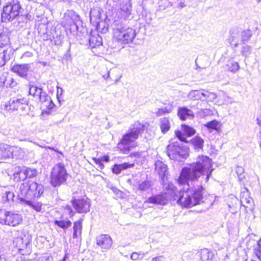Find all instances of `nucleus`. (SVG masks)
Wrapping results in <instances>:
<instances>
[{
    "mask_svg": "<svg viewBox=\"0 0 261 261\" xmlns=\"http://www.w3.org/2000/svg\"><path fill=\"white\" fill-rule=\"evenodd\" d=\"M213 170L211 159L206 156H199L197 162L182 169L178 179L180 185H185L183 190L175 192L174 189L173 200L183 207L190 208L199 204L203 198L202 186L197 189L190 187L189 181L196 180L201 175H206L204 181L207 182Z\"/></svg>",
    "mask_w": 261,
    "mask_h": 261,
    "instance_id": "obj_1",
    "label": "nucleus"
},
{
    "mask_svg": "<svg viewBox=\"0 0 261 261\" xmlns=\"http://www.w3.org/2000/svg\"><path fill=\"white\" fill-rule=\"evenodd\" d=\"M145 125L136 121L131 125L118 144V148L123 153H127L134 147V142L144 130Z\"/></svg>",
    "mask_w": 261,
    "mask_h": 261,
    "instance_id": "obj_2",
    "label": "nucleus"
},
{
    "mask_svg": "<svg viewBox=\"0 0 261 261\" xmlns=\"http://www.w3.org/2000/svg\"><path fill=\"white\" fill-rule=\"evenodd\" d=\"M112 27L114 38L121 44H126L132 42L136 37V31L131 28H126L122 23V21L114 20Z\"/></svg>",
    "mask_w": 261,
    "mask_h": 261,
    "instance_id": "obj_3",
    "label": "nucleus"
},
{
    "mask_svg": "<svg viewBox=\"0 0 261 261\" xmlns=\"http://www.w3.org/2000/svg\"><path fill=\"white\" fill-rule=\"evenodd\" d=\"M44 188L34 181H28L21 184L18 192L19 199H35L43 193Z\"/></svg>",
    "mask_w": 261,
    "mask_h": 261,
    "instance_id": "obj_4",
    "label": "nucleus"
},
{
    "mask_svg": "<svg viewBox=\"0 0 261 261\" xmlns=\"http://www.w3.org/2000/svg\"><path fill=\"white\" fill-rule=\"evenodd\" d=\"M82 21L80 19L79 15H76L74 12H69L68 14H65L62 24L65 28L66 31L70 33L74 34L77 32L82 31Z\"/></svg>",
    "mask_w": 261,
    "mask_h": 261,
    "instance_id": "obj_5",
    "label": "nucleus"
},
{
    "mask_svg": "<svg viewBox=\"0 0 261 261\" xmlns=\"http://www.w3.org/2000/svg\"><path fill=\"white\" fill-rule=\"evenodd\" d=\"M68 174L64 164L59 163L52 169L50 174V182L54 187L60 186L65 182L67 178Z\"/></svg>",
    "mask_w": 261,
    "mask_h": 261,
    "instance_id": "obj_6",
    "label": "nucleus"
},
{
    "mask_svg": "<svg viewBox=\"0 0 261 261\" xmlns=\"http://www.w3.org/2000/svg\"><path fill=\"white\" fill-rule=\"evenodd\" d=\"M22 222V216L13 211L0 209V224L16 227Z\"/></svg>",
    "mask_w": 261,
    "mask_h": 261,
    "instance_id": "obj_7",
    "label": "nucleus"
},
{
    "mask_svg": "<svg viewBox=\"0 0 261 261\" xmlns=\"http://www.w3.org/2000/svg\"><path fill=\"white\" fill-rule=\"evenodd\" d=\"M21 10V7L19 2L13 0L3 8L2 13L3 19L11 20L18 16Z\"/></svg>",
    "mask_w": 261,
    "mask_h": 261,
    "instance_id": "obj_8",
    "label": "nucleus"
},
{
    "mask_svg": "<svg viewBox=\"0 0 261 261\" xmlns=\"http://www.w3.org/2000/svg\"><path fill=\"white\" fill-rule=\"evenodd\" d=\"M168 156L170 159L180 161L187 156V151L183 149L178 142H171L167 147Z\"/></svg>",
    "mask_w": 261,
    "mask_h": 261,
    "instance_id": "obj_9",
    "label": "nucleus"
},
{
    "mask_svg": "<svg viewBox=\"0 0 261 261\" xmlns=\"http://www.w3.org/2000/svg\"><path fill=\"white\" fill-rule=\"evenodd\" d=\"M24 149L20 147H11L10 145L6 144H0V159H6L16 156V152H18V158L24 157Z\"/></svg>",
    "mask_w": 261,
    "mask_h": 261,
    "instance_id": "obj_10",
    "label": "nucleus"
},
{
    "mask_svg": "<svg viewBox=\"0 0 261 261\" xmlns=\"http://www.w3.org/2000/svg\"><path fill=\"white\" fill-rule=\"evenodd\" d=\"M120 8L116 12L115 20L122 21L128 19L131 15L132 5L130 0H120Z\"/></svg>",
    "mask_w": 261,
    "mask_h": 261,
    "instance_id": "obj_11",
    "label": "nucleus"
},
{
    "mask_svg": "<svg viewBox=\"0 0 261 261\" xmlns=\"http://www.w3.org/2000/svg\"><path fill=\"white\" fill-rule=\"evenodd\" d=\"M72 205L77 213L86 214L90 211L91 206L90 200L87 197L79 199H72L71 200Z\"/></svg>",
    "mask_w": 261,
    "mask_h": 261,
    "instance_id": "obj_12",
    "label": "nucleus"
},
{
    "mask_svg": "<svg viewBox=\"0 0 261 261\" xmlns=\"http://www.w3.org/2000/svg\"><path fill=\"white\" fill-rule=\"evenodd\" d=\"M174 195V189L167 190V192L162 193L149 198L147 202L155 204H165L169 199L173 198Z\"/></svg>",
    "mask_w": 261,
    "mask_h": 261,
    "instance_id": "obj_13",
    "label": "nucleus"
},
{
    "mask_svg": "<svg viewBox=\"0 0 261 261\" xmlns=\"http://www.w3.org/2000/svg\"><path fill=\"white\" fill-rule=\"evenodd\" d=\"M103 12V10L99 7L92 8L90 10V17L91 23L93 25H97L99 29L100 28V25L103 24L102 20L106 19V17L103 18L101 16V13Z\"/></svg>",
    "mask_w": 261,
    "mask_h": 261,
    "instance_id": "obj_14",
    "label": "nucleus"
},
{
    "mask_svg": "<svg viewBox=\"0 0 261 261\" xmlns=\"http://www.w3.org/2000/svg\"><path fill=\"white\" fill-rule=\"evenodd\" d=\"M31 68L29 64H15L12 67L11 71L18 76L26 79Z\"/></svg>",
    "mask_w": 261,
    "mask_h": 261,
    "instance_id": "obj_15",
    "label": "nucleus"
},
{
    "mask_svg": "<svg viewBox=\"0 0 261 261\" xmlns=\"http://www.w3.org/2000/svg\"><path fill=\"white\" fill-rule=\"evenodd\" d=\"M96 243L103 251H106L111 248L113 241L109 235L100 234L96 237Z\"/></svg>",
    "mask_w": 261,
    "mask_h": 261,
    "instance_id": "obj_16",
    "label": "nucleus"
},
{
    "mask_svg": "<svg viewBox=\"0 0 261 261\" xmlns=\"http://www.w3.org/2000/svg\"><path fill=\"white\" fill-rule=\"evenodd\" d=\"M155 172L159 174L160 177L163 181L167 177L168 174V167L167 165L163 162L158 160L154 163Z\"/></svg>",
    "mask_w": 261,
    "mask_h": 261,
    "instance_id": "obj_17",
    "label": "nucleus"
},
{
    "mask_svg": "<svg viewBox=\"0 0 261 261\" xmlns=\"http://www.w3.org/2000/svg\"><path fill=\"white\" fill-rule=\"evenodd\" d=\"M196 258L193 261H213V253L206 248L201 249L195 255Z\"/></svg>",
    "mask_w": 261,
    "mask_h": 261,
    "instance_id": "obj_18",
    "label": "nucleus"
},
{
    "mask_svg": "<svg viewBox=\"0 0 261 261\" xmlns=\"http://www.w3.org/2000/svg\"><path fill=\"white\" fill-rule=\"evenodd\" d=\"M27 105V100L24 98L12 99L9 101V110H24Z\"/></svg>",
    "mask_w": 261,
    "mask_h": 261,
    "instance_id": "obj_19",
    "label": "nucleus"
},
{
    "mask_svg": "<svg viewBox=\"0 0 261 261\" xmlns=\"http://www.w3.org/2000/svg\"><path fill=\"white\" fill-rule=\"evenodd\" d=\"M228 40L231 46L237 47L240 41H241L240 30L238 28H234L230 30Z\"/></svg>",
    "mask_w": 261,
    "mask_h": 261,
    "instance_id": "obj_20",
    "label": "nucleus"
},
{
    "mask_svg": "<svg viewBox=\"0 0 261 261\" xmlns=\"http://www.w3.org/2000/svg\"><path fill=\"white\" fill-rule=\"evenodd\" d=\"M19 201L21 204L28 206L37 212L42 211V203L35 201V199H20Z\"/></svg>",
    "mask_w": 261,
    "mask_h": 261,
    "instance_id": "obj_21",
    "label": "nucleus"
},
{
    "mask_svg": "<svg viewBox=\"0 0 261 261\" xmlns=\"http://www.w3.org/2000/svg\"><path fill=\"white\" fill-rule=\"evenodd\" d=\"M177 115L180 119L185 121L187 119H192L194 118L193 112L186 107H179Z\"/></svg>",
    "mask_w": 261,
    "mask_h": 261,
    "instance_id": "obj_22",
    "label": "nucleus"
},
{
    "mask_svg": "<svg viewBox=\"0 0 261 261\" xmlns=\"http://www.w3.org/2000/svg\"><path fill=\"white\" fill-rule=\"evenodd\" d=\"M89 45L93 49L102 45V38L97 34H91L89 39Z\"/></svg>",
    "mask_w": 261,
    "mask_h": 261,
    "instance_id": "obj_23",
    "label": "nucleus"
},
{
    "mask_svg": "<svg viewBox=\"0 0 261 261\" xmlns=\"http://www.w3.org/2000/svg\"><path fill=\"white\" fill-rule=\"evenodd\" d=\"M205 90L202 89L201 90H192L188 95V97L189 99L193 100H201L203 101V95Z\"/></svg>",
    "mask_w": 261,
    "mask_h": 261,
    "instance_id": "obj_24",
    "label": "nucleus"
},
{
    "mask_svg": "<svg viewBox=\"0 0 261 261\" xmlns=\"http://www.w3.org/2000/svg\"><path fill=\"white\" fill-rule=\"evenodd\" d=\"M134 166V164H129L128 163H124L120 164H115L112 168V171L114 173L118 174L120 173L122 170L132 168Z\"/></svg>",
    "mask_w": 261,
    "mask_h": 261,
    "instance_id": "obj_25",
    "label": "nucleus"
},
{
    "mask_svg": "<svg viewBox=\"0 0 261 261\" xmlns=\"http://www.w3.org/2000/svg\"><path fill=\"white\" fill-rule=\"evenodd\" d=\"M8 52V48L0 47V67L3 66L10 60V55Z\"/></svg>",
    "mask_w": 261,
    "mask_h": 261,
    "instance_id": "obj_26",
    "label": "nucleus"
},
{
    "mask_svg": "<svg viewBox=\"0 0 261 261\" xmlns=\"http://www.w3.org/2000/svg\"><path fill=\"white\" fill-rule=\"evenodd\" d=\"M2 192V201L3 202L5 203L14 201L15 195L13 192L7 189H5L3 190Z\"/></svg>",
    "mask_w": 261,
    "mask_h": 261,
    "instance_id": "obj_27",
    "label": "nucleus"
},
{
    "mask_svg": "<svg viewBox=\"0 0 261 261\" xmlns=\"http://www.w3.org/2000/svg\"><path fill=\"white\" fill-rule=\"evenodd\" d=\"M160 128L163 134L166 133L170 128V123L168 117H164L160 120Z\"/></svg>",
    "mask_w": 261,
    "mask_h": 261,
    "instance_id": "obj_28",
    "label": "nucleus"
},
{
    "mask_svg": "<svg viewBox=\"0 0 261 261\" xmlns=\"http://www.w3.org/2000/svg\"><path fill=\"white\" fill-rule=\"evenodd\" d=\"M83 219H81L77 221H76L74 223L73 226V238H77L79 236L81 235L82 233V221Z\"/></svg>",
    "mask_w": 261,
    "mask_h": 261,
    "instance_id": "obj_29",
    "label": "nucleus"
},
{
    "mask_svg": "<svg viewBox=\"0 0 261 261\" xmlns=\"http://www.w3.org/2000/svg\"><path fill=\"white\" fill-rule=\"evenodd\" d=\"M252 36V31L249 29L244 30L240 32L241 42L245 44L248 42Z\"/></svg>",
    "mask_w": 261,
    "mask_h": 261,
    "instance_id": "obj_30",
    "label": "nucleus"
},
{
    "mask_svg": "<svg viewBox=\"0 0 261 261\" xmlns=\"http://www.w3.org/2000/svg\"><path fill=\"white\" fill-rule=\"evenodd\" d=\"M0 86L6 87H13V79L10 76H2L0 78Z\"/></svg>",
    "mask_w": 261,
    "mask_h": 261,
    "instance_id": "obj_31",
    "label": "nucleus"
},
{
    "mask_svg": "<svg viewBox=\"0 0 261 261\" xmlns=\"http://www.w3.org/2000/svg\"><path fill=\"white\" fill-rule=\"evenodd\" d=\"M192 143L194 146L195 149L199 150L201 149L203 146V140L199 136H196L191 140Z\"/></svg>",
    "mask_w": 261,
    "mask_h": 261,
    "instance_id": "obj_32",
    "label": "nucleus"
},
{
    "mask_svg": "<svg viewBox=\"0 0 261 261\" xmlns=\"http://www.w3.org/2000/svg\"><path fill=\"white\" fill-rule=\"evenodd\" d=\"M54 223L64 230L70 227L72 224L71 222L68 219L55 220Z\"/></svg>",
    "mask_w": 261,
    "mask_h": 261,
    "instance_id": "obj_33",
    "label": "nucleus"
},
{
    "mask_svg": "<svg viewBox=\"0 0 261 261\" xmlns=\"http://www.w3.org/2000/svg\"><path fill=\"white\" fill-rule=\"evenodd\" d=\"M15 242L17 247L21 249H23L27 247L30 241L26 238V237L24 236V238L18 237L16 238Z\"/></svg>",
    "mask_w": 261,
    "mask_h": 261,
    "instance_id": "obj_34",
    "label": "nucleus"
},
{
    "mask_svg": "<svg viewBox=\"0 0 261 261\" xmlns=\"http://www.w3.org/2000/svg\"><path fill=\"white\" fill-rule=\"evenodd\" d=\"M38 99H39L40 101L42 103H44L45 106L46 107H51L50 106V104L51 103V99L50 96H49L44 91L41 95H40V97L38 98Z\"/></svg>",
    "mask_w": 261,
    "mask_h": 261,
    "instance_id": "obj_35",
    "label": "nucleus"
},
{
    "mask_svg": "<svg viewBox=\"0 0 261 261\" xmlns=\"http://www.w3.org/2000/svg\"><path fill=\"white\" fill-rule=\"evenodd\" d=\"M173 110V107L172 106L166 107L164 108H161L158 109V111L155 113V115L157 117L161 116L166 114L170 113Z\"/></svg>",
    "mask_w": 261,
    "mask_h": 261,
    "instance_id": "obj_36",
    "label": "nucleus"
},
{
    "mask_svg": "<svg viewBox=\"0 0 261 261\" xmlns=\"http://www.w3.org/2000/svg\"><path fill=\"white\" fill-rule=\"evenodd\" d=\"M203 101L213 102L216 99L217 96L214 92H210L207 90L204 91Z\"/></svg>",
    "mask_w": 261,
    "mask_h": 261,
    "instance_id": "obj_37",
    "label": "nucleus"
},
{
    "mask_svg": "<svg viewBox=\"0 0 261 261\" xmlns=\"http://www.w3.org/2000/svg\"><path fill=\"white\" fill-rule=\"evenodd\" d=\"M240 201L241 204L245 207H248L252 202V199L248 197L247 193H244L241 197Z\"/></svg>",
    "mask_w": 261,
    "mask_h": 261,
    "instance_id": "obj_38",
    "label": "nucleus"
},
{
    "mask_svg": "<svg viewBox=\"0 0 261 261\" xmlns=\"http://www.w3.org/2000/svg\"><path fill=\"white\" fill-rule=\"evenodd\" d=\"M227 66L228 70L231 72H236L240 68L239 64L233 61H229Z\"/></svg>",
    "mask_w": 261,
    "mask_h": 261,
    "instance_id": "obj_39",
    "label": "nucleus"
},
{
    "mask_svg": "<svg viewBox=\"0 0 261 261\" xmlns=\"http://www.w3.org/2000/svg\"><path fill=\"white\" fill-rule=\"evenodd\" d=\"M181 127L184 133L187 136H191L195 133V130L192 127L186 124H182Z\"/></svg>",
    "mask_w": 261,
    "mask_h": 261,
    "instance_id": "obj_40",
    "label": "nucleus"
},
{
    "mask_svg": "<svg viewBox=\"0 0 261 261\" xmlns=\"http://www.w3.org/2000/svg\"><path fill=\"white\" fill-rule=\"evenodd\" d=\"M252 52V47L249 45H246L242 46L241 50V53L242 56L246 57L249 56Z\"/></svg>",
    "mask_w": 261,
    "mask_h": 261,
    "instance_id": "obj_41",
    "label": "nucleus"
},
{
    "mask_svg": "<svg viewBox=\"0 0 261 261\" xmlns=\"http://www.w3.org/2000/svg\"><path fill=\"white\" fill-rule=\"evenodd\" d=\"M219 123L217 120H213L212 121L207 122L205 126L208 128L218 130L219 127Z\"/></svg>",
    "mask_w": 261,
    "mask_h": 261,
    "instance_id": "obj_42",
    "label": "nucleus"
},
{
    "mask_svg": "<svg viewBox=\"0 0 261 261\" xmlns=\"http://www.w3.org/2000/svg\"><path fill=\"white\" fill-rule=\"evenodd\" d=\"M150 188V183L149 181L146 180L139 184V189L141 191H146Z\"/></svg>",
    "mask_w": 261,
    "mask_h": 261,
    "instance_id": "obj_43",
    "label": "nucleus"
},
{
    "mask_svg": "<svg viewBox=\"0 0 261 261\" xmlns=\"http://www.w3.org/2000/svg\"><path fill=\"white\" fill-rule=\"evenodd\" d=\"M15 178H17L18 177V180H23L25 179L27 177L26 174L25 173V170L22 169L19 172H18L14 174Z\"/></svg>",
    "mask_w": 261,
    "mask_h": 261,
    "instance_id": "obj_44",
    "label": "nucleus"
},
{
    "mask_svg": "<svg viewBox=\"0 0 261 261\" xmlns=\"http://www.w3.org/2000/svg\"><path fill=\"white\" fill-rule=\"evenodd\" d=\"M64 212L66 214H68L70 218H72L75 212L73 211L71 206L69 205H66L64 207Z\"/></svg>",
    "mask_w": 261,
    "mask_h": 261,
    "instance_id": "obj_45",
    "label": "nucleus"
},
{
    "mask_svg": "<svg viewBox=\"0 0 261 261\" xmlns=\"http://www.w3.org/2000/svg\"><path fill=\"white\" fill-rule=\"evenodd\" d=\"M102 22L103 23V24L100 25V28H99V29L98 28V26L97 25H94L95 26V27L98 31H99V32H101L102 33H106L108 32V26L106 24V22L105 21H103L102 20Z\"/></svg>",
    "mask_w": 261,
    "mask_h": 261,
    "instance_id": "obj_46",
    "label": "nucleus"
},
{
    "mask_svg": "<svg viewBox=\"0 0 261 261\" xmlns=\"http://www.w3.org/2000/svg\"><path fill=\"white\" fill-rule=\"evenodd\" d=\"M25 173L26 174L27 177L31 178L36 175L37 171L36 169L28 168L25 169Z\"/></svg>",
    "mask_w": 261,
    "mask_h": 261,
    "instance_id": "obj_47",
    "label": "nucleus"
},
{
    "mask_svg": "<svg viewBox=\"0 0 261 261\" xmlns=\"http://www.w3.org/2000/svg\"><path fill=\"white\" fill-rule=\"evenodd\" d=\"M143 253H138L134 252L130 256V258L133 260H137L143 258Z\"/></svg>",
    "mask_w": 261,
    "mask_h": 261,
    "instance_id": "obj_48",
    "label": "nucleus"
},
{
    "mask_svg": "<svg viewBox=\"0 0 261 261\" xmlns=\"http://www.w3.org/2000/svg\"><path fill=\"white\" fill-rule=\"evenodd\" d=\"M258 247L255 249L254 253L259 259L261 260V240L257 243Z\"/></svg>",
    "mask_w": 261,
    "mask_h": 261,
    "instance_id": "obj_49",
    "label": "nucleus"
},
{
    "mask_svg": "<svg viewBox=\"0 0 261 261\" xmlns=\"http://www.w3.org/2000/svg\"><path fill=\"white\" fill-rule=\"evenodd\" d=\"M29 93L30 95L34 96V95L35 94L36 91H37L39 87L31 84L29 85Z\"/></svg>",
    "mask_w": 261,
    "mask_h": 261,
    "instance_id": "obj_50",
    "label": "nucleus"
},
{
    "mask_svg": "<svg viewBox=\"0 0 261 261\" xmlns=\"http://www.w3.org/2000/svg\"><path fill=\"white\" fill-rule=\"evenodd\" d=\"M175 135L176 137L180 140L182 142H186V138L184 137V135L182 134V133L179 131H176L175 132Z\"/></svg>",
    "mask_w": 261,
    "mask_h": 261,
    "instance_id": "obj_51",
    "label": "nucleus"
},
{
    "mask_svg": "<svg viewBox=\"0 0 261 261\" xmlns=\"http://www.w3.org/2000/svg\"><path fill=\"white\" fill-rule=\"evenodd\" d=\"M93 160L94 161L95 164L99 166V167L100 169H102L104 167V165L101 162V159H96L94 158H93Z\"/></svg>",
    "mask_w": 261,
    "mask_h": 261,
    "instance_id": "obj_52",
    "label": "nucleus"
},
{
    "mask_svg": "<svg viewBox=\"0 0 261 261\" xmlns=\"http://www.w3.org/2000/svg\"><path fill=\"white\" fill-rule=\"evenodd\" d=\"M44 92L43 90L40 88L39 87L37 89V91H36L35 95H34V97H35L37 99H38V98L40 97V95H41V94Z\"/></svg>",
    "mask_w": 261,
    "mask_h": 261,
    "instance_id": "obj_53",
    "label": "nucleus"
},
{
    "mask_svg": "<svg viewBox=\"0 0 261 261\" xmlns=\"http://www.w3.org/2000/svg\"><path fill=\"white\" fill-rule=\"evenodd\" d=\"M41 261H53V258L51 256H42L41 258Z\"/></svg>",
    "mask_w": 261,
    "mask_h": 261,
    "instance_id": "obj_54",
    "label": "nucleus"
},
{
    "mask_svg": "<svg viewBox=\"0 0 261 261\" xmlns=\"http://www.w3.org/2000/svg\"><path fill=\"white\" fill-rule=\"evenodd\" d=\"M33 56V54L30 51H26L22 56V58H29Z\"/></svg>",
    "mask_w": 261,
    "mask_h": 261,
    "instance_id": "obj_55",
    "label": "nucleus"
},
{
    "mask_svg": "<svg viewBox=\"0 0 261 261\" xmlns=\"http://www.w3.org/2000/svg\"><path fill=\"white\" fill-rule=\"evenodd\" d=\"M0 261H7L4 251H0Z\"/></svg>",
    "mask_w": 261,
    "mask_h": 261,
    "instance_id": "obj_56",
    "label": "nucleus"
},
{
    "mask_svg": "<svg viewBox=\"0 0 261 261\" xmlns=\"http://www.w3.org/2000/svg\"><path fill=\"white\" fill-rule=\"evenodd\" d=\"M243 172V169L241 167H237L236 169L237 173L239 175L241 174Z\"/></svg>",
    "mask_w": 261,
    "mask_h": 261,
    "instance_id": "obj_57",
    "label": "nucleus"
},
{
    "mask_svg": "<svg viewBox=\"0 0 261 261\" xmlns=\"http://www.w3.org/2000/svg\"><path fill=\"white\" fill-rule=\"evenodd\" d=\"M101 162L103 161L106 162H108L109 161V157L108 155H105L101 158Z\"/></svg>",
    "mask_w": 261,
    "mask_h": 261,
    "instance_id": "obj_58",
    "label": "nucleus"
},
{
    "mask_svg": "<svg viewBox=\"0 0 261 261\" xmlns=\"http://www.w3.org/2000/svg\"><path fill=\"white\" fill-rule=\"evenodd\" d=\"M257 123L260 126V133H261V116L257 118Z\"/></svg>",
    "mask_w": 261,
    "mask_h": 261,
    "instance_id": "obj_59",
    "label": "nucleus"
},
{
    "mask_svg": "<svg viewBox=\"0 0 261 261\" xmlns=\"http://www.w3.org/2000/svg\"><path fill=\"white\" fill-rule=\"evenodd\" d=\"M162 256H158L152 258L151 261H161Z\"/></svg>",
    "mask_w": 261,
    "mask_h": 261,
    "instance_id": "obj_60",
    "label": "nucleus"
},
{
    "mask_svg": "<svg viewBox=\"0 0 261 261\" xmlns=\"http://www.w3.org/2000/svg\"><path fill=\"white\" fill-rule=\"evenodd\" d=\"M102 77L106 80L108 79V78L110 77V71H108L107 75H103Z\"/></svg>",
    "mask_w": 261,
    "mask_h": 261,
    "instance_id": "obj_61",
    "label": "nucleus"
},
{
    "mask_svg": "<svg viewBox=\"0 0 261 261\" xmlns=\"http://www.w3.org/2000/svg\"><path fill=\"white\" fill-rule=\"evenodd\" d=\"M27 17L29 19H31V15H27Z\"/></svg>",
    "mask_w": 261,
    "mask_h": 261,
    "instance_id": "obj_62",
    "label": "nucleus"
},
{
    "mask_svg": "<svg viewBox=\"0 0 261 261\" xmlns=\"http://www.w3.org/2000/svg\"><path fill=\"white\" fill-rule=\"evenodd\" d=\"M2 249H3V248H2V247L1 244H0V251H3L2 250Z\"/></svg>",
    "mask_w": 261,
    "mask_h": 261,
    "instance_id": "obj_63",
    "label": "nucleus"
},
{
    "mask_svg": "<svg viewBox=\"0 0 261 261\" xmlns=\"http://www.w3.org/2000/svg\"><path fill=\"white\" fill-rule=\"evenodd\" d=\"M258 3H261V0H255Z\"/></svg>",
    "mask_w": 261,
    "mask_h": 261,
    "instance_id": "obj_64",
    "label": "nucleus"
}]
</instances>
